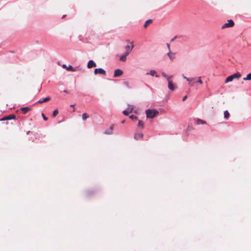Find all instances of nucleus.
Masks as SVG:
<instances>
[{
	"label": "nucleus",
	"instance_id": "f257e3e1",
	"mask_svg": "<svg viewBox=\"0 0 251 251\" xmlns=\"http://www.w3.org/2000/svg\"><path fill=\"white\" fill-rule=\"evenodd\" d=\"M146 114L148 118L152 119L158 114V111L155 109H148L146 110Z\"/></svg>",
	"mask_w": 251,
	"mask_h": 251
},
{
	"label": "nucleus",
	"instance_id": "f03ea898",
	"mask_svg": "<svg viewBox=\"0 0 251 251\" xmlns=\"http://www.w3.org/2000/svg\"><path fill=\"white\" fill-rule=\"evenodd\" d=\"M234 25V22L232 20H229L227 21V23H225L222 26V28L224 29L225 28L232 27Z\"/></svg>",
	"mask_w": 251,
	"mask_h": 251
},
{
	"label": "nucleus",
	"instance_id": "7ed1b4c3",
	"mask_svg": "<svg viewBox=\"0 0 251 251\" xmlns=\"http://www.w3.org/2000/svg\"><path fill=\"white\" fill-rule=\"evenodd\" d=\"M172 78H170L167 80L168 83V87L171 91H174L176 88V86L173 82Z\"/></svg>",
	"mask_w": 251,
	"mask_h": 251
},
{
	"label": "nucleus",
	"instance_id": "20e7f679",
	"mask_svg": "<svg viewBox=\"0 0 251 251\" xmlns=\"http://www.w3.org/2000/svg\"><path fill=\"white\" fill-rule=\"evenodd\" d=\"M62 67L64 69H66V70L68 71L76 72L77 71L76 69L74 68L72 66L70 65H69L68 66H67L66 65L63 64L62 65Z\"/></svg>",
	"mask_w": 251,
	"mask_h": 251
},
{
	"label": "nucleus",
	"instance_id": "39448f33",
	"mask_svg": "<svg viewBox=\"0 0 251 251\" xmlns=\"http://www.w3.org/2000/svg\"><path fill=\"white\" fill-rule=\"evenodd\" d=\"M94 74L97 75L98 74L106 75V72L102 68L95 69L94 70Z\"/></svg>",
	"mask_w": 251,
	"mask_h": 251
},
{
	"label": "nucleus",
	"instance_id": "423d86ee",
	"mask_svg": "<svg viewBox=\"0 0 251 251\" xmlns=\"http://www.w3.org/2000/svg\"><path fill=\"white\" fill-rule=\"evenodd\" d=\"M123 74V72L120 69H116L114 71V77H117L120 76Z\"/></svg>",
	"mask_w": 251,
	"mask_h": 251
},
{
	"label": "nucleus",
	"instance_id": "0eeeda50",
	"mask_svg": "<svg viewBox=\"0 0 251 251\" xmlns=\"http://www.w3.org/2000/svg\"><path fill=\"white\" fill-rule=\"evenodd\" d=\"M16 116L14 114H11L7 116H5L0 120V121L10 120L12 119H15Z\"/></svg>",
	"mask_w": 251,
	"mask_h": 251
},
{
	"label": "nucleus",
	"instance_id": "6e6552de",
	"mask_svg": "<svg viewBox=\"0 0 251 251\" xmlns=\"http://www.w3.org/2000/svg\"><path fill=\"white\" fill-rule=\"evenodd\" d=\"M134 48V46L132 45L130 47L129 45H127L125 47V49L126 50V54H129L130 52L131 51L132 49Z\"/></svg>",
	"mask_w": 251,
	"mask_h": 251
},
{
	"label": "nucleus",
	"instance_id": "1a4fd4ad",
	"mask_svg": "<svg viewBox=\"0 0 251 251\" xmlns=\"http://www.w3.org/2000/svg\"><path fill=\"white\" fill-rule=\"evenodd\" d=\"M96 66V64L93 60H90L87 64V67L88 68H92L93 67H95Z\"/></svg>",
	"mask_w": 251,
	"mask_h": 251
},
{
	"label": "nucleus",
	"instance_id": "9d476101",
	"mask_svg": "<svg viewBox=\"0 0 251 251\" xmlns=\"http://www.w3.org/2000/svg\"><path fill=\"white\" fill-rule=\"evenodd\" d=\"M143 137V134L142 133H136L134 135V139L136 140H139L142 139Z\"/></svg>",
	"mask_w": 251,
	"mask_h": 251
},
{
	"label": "nucleus",
	"instance_id": "9b49d317",
	"mask_svg": "<svg viewBox=\"0 0 251 251\" xmlns=\"http://www.w3.org/2000/svg\"><path fill=\"white\" fill-rule=\"evenodd\" d=\"M21 111L23 112L24 114H25L28 111L31 110V108L28 107H24L21 108Z\"/></svg>",
	"mask_w": 251,
	"mask_h": 251
},
{
	"label": "nucleus",
	"instance_id": "f8f14e48",
	"mask_svg": "<svg viewBox=\"0 0 251 251\" xmlns=\"http://www.w3.org/2000/svg\"><path fill=\"white\" fill-rule=\"evenodd\" d=\"M113 128V126L112 125L110 126V127L108 129L105 131L104 134H112L113 133V132H112Z\"/></svg>",
	"mask_w": 251,
	"mask_h": 251
},
{
	"label": "nucleus",
	"instance_id": "ddd939ff",
	"mask_svg": "<svg viewBox=\"0 0 251 251\" xmlns=\"http://www.w3.org/2000/svg\"><path fill=\"white\" fill-rule=\"evenodd\" d=\"M50 100V97H47L46 98L43 99L42 100H39V101H38L37 102V103H44V102H46L49 101Z\"/></svg>",
	"mask_w": 251,
	"mask_h": 251
},
{
	"label": "nucleus",
	"instance_id": "4468645a",
	"mask_svg": "<svg viewBox=\"0 0 251 251\" xmlns=\"http://www.w3.org/2000/svg\"><path fill=\"white\" fill-rule=\"evenodd\" d=\"M167 55L169 57L170 59L172 60H173L175 58V53H172L171 50L169 51Z\"/></svg>",
	"mask_w": 251,
	"mask_h": 251
},
{
	"label": "nucleus",
	"instance_id": "2eb2a0df",
	"mask_svg": "<svg viewBox=\"0 0 251 251\" xmlns=\"http://www.w3.org/2000/svg\"><path fill=\"white\" fill-rule=\"evenodd\" d=\"M128 55V54H126V53H125L124 54L122 55L120 57V60L124 62L126 61V56Z\"/></svg>",
	"mask_w": 251,
	"mask_h": 251
},
{
	"label": "nucleus",
	"instance_id": "dca6fc26",
	"mask_svg": "<svg viewBox=\"0 0 251 251\" xmlns=\"http://www.w3.org/2000/svg\"><path fill=\"white\" fill-rule=\"evenodd\" d=\"M147 75H150L151 76H155L156 77H158V75H156V73L154 70H151L149 73H147Z\"/></svg>",
	"mask_w": 251,
	"mask_h": 251
},
{
	"label": "nucleus",
	"instance_id": "f3484780",
	"mask_svg": "<svg viewBox=\"0 0 251 251\" xmlns=\"http://www.w3.org/2000/svg\"><path fill=\"white\" fill-rule=\"evenodd\" d=\"M152 21L151 19L148 20L145 23L144 25V27L146 28L149 25V24H151L152 23Z\"/></svg>",
	"mask_w": 251,
	"mask_h": 251
},
{
	"label": "nucleus",
	"instance_id": "a211bd4d",
	"mask_svg": "<svg viewBox=\"0 0 251 251\" xmlns=\"http://www.w3.org/2000/svg\"><path fill=\"white\" fill-rule=\"evenodd\" d=\"M162 75L165 78H166L167 80H168L169 79H170V78H172L173 77L172 75H168L165 73H162Z\"/></svg>",
	"mask_w": 251,
	"mask_h": 251
},
{
	"label": "nucleus",
	"instance_id": "6ab92c4d",
	"mask_svg": "<svg viewBox=\"0 0 251 251\" xmlns=\"http://www.w3.org/2000/svg\"><path fill=\"white\" fill-rule=\"evenodd\" d=\"M232 76H233V79L235 78H239L241 77V75L239 73H237L232 75Z\"/></svg>",
	"mask_w": 251,
	"mask_h": 251
},
{
	"label": "nucleus",
	"instance_id": "aec40b11",
	"mask_svg": "<svg viewBox=\"0 0 251 251\" xmlns=\"http://www.w3.org/2000/svg\"><path fill=\"white\" fill-rule=\"evenodd\" d=\"M89 117V115L86 113H84L82 115V119L83 121H85L86 119H87Z\"/></svg>",
	"mask_w": 251,
	"mask_h": 251
},
{
	"label": "nucleus",
	"instance_id": "412c9836",
	"mask_svg": "<svg viewBox=\"0 0 251 251\" xmlns=\"http://www.w3.org/2000/svg\"><path fill=\"white\" fill-rule=\"evenodd\" d=\"M233 79V76H232V75L228 76L226 78V80L225 81V83H227L228 82H230V81H232Z\"/></svg>",
	"mask_w": 251,
	"mask_h": 251
},
{
	"label": "nucleus",
	"instance_id": "4be33fe9",
	"mask_svg": "<svg viewBox=\"0 0 251 251\" xmlns=\"http://www.w3.org/2000/svg\"><path fill=\"white\" fill-rule=\"evenodd\" d=\"M206 122L204 121H203L202 120H201V119H197V124L198 125H201V124H206Z\"/></svg>",
	"mask_w": 251,
	"mask_h": 251
},
{
	"label": "nucleus",
	"instance_id": "5701e85b",
	"mask_svg": "<svg viewBox=\"0 0 251 251\" xmlns=\"http://www.w3.org/2000/svg\"><path fill=\"white\" fill-rule=\"evenodd\" d=\"M244 80H251V73L249 74L246 77H244L243 78Z\"/></svg>",
	"mask_w": 251,
	"mask_h": 251
},
{
	"label": "nucleus",
	"instance_id": "b1692460",
	"mask_svg": "<svg viewBox=\"0 0 251 251\" xmlns=\"http://www.w3.org/2000/svg\"><path fill=\"white\" fill-rule=\"evenodd\" d=\"M138 126L139 127H141L142 128H144V122L141 120H139Z\"/></svg>",
	"mask_w": 251,
	"mask_h": 251
},
{
	"label": "nucleus",
	"instance_id": "393cba45",
	"mask_svg": "<svg viewBox=\"0 0 251 251\" xmlns=\"http://www.w3.org/2000/svg\"><path fill=\"white\" fill-rule=\"evenodd\" d=\"M224 117L226 119H228L229 117V113L227 110L224 112Z\"/></svg>",
	"mask_w": 251,
	"mask_h": 251
},
{
	"label": "nucleus",
	"instance_id": "a878e982",
	"mask_svg": "<svg viewBox=\"0 0 251 251\" xmlns=\"http://www.w3.org/2000/svg\"><path fill=\"white\" fill-rule=\"evenodd\" d=\"M58 114V110L57 109H56L53 112L52 116L54 117L56 116Z\"/></svg>",
	"mask_w": 251,
	"mask_h": 251
},
{
	"label": "nucleus",
	"instance_id": "bb28decb",
	"mask_svg": "<svg viewBox=\"0 0 251 251\" xmlns=\"http://www.w3.org/2000/svg\"><path fill=\"white\" fill-rule=\"evenodd\" d=\"M123 113L125 115H126V116H127L129 114V113H130V112H129V110H128L127 109L126 110H124L123 112Z\"/></svg>",
	"mask_w": 251,
	"mask_h": 251
},
{
	"label": "nucleus",
	"instance_id": "cd10ccee",
	"mask_svg": "<svg viewBox=\"0 0 251 251\" xmlns=\"http://www.w3.org/2000/svg\"><path fill=\"white\" fill-rule=\"evenodd\" d=\"M128 110H129V112H132V111L134 109V107L133 105H131V106H129L127 109Z\"/></svg>",
	"mask_w": 251,
	"mask_h": 251
},
{
	"label": "nucleus",
	"instance_id": "c85d7f7f",
	"mask_svg": "<svg viewBox=\"0 0 251 251\" xmlns=\"http://www.w3.org/2000/svg\"><path fill=\"white\" fill-rule=\"evenodd\" d=\"M184 78L186 79L187 81L190 82L194 80V78H188L186 76H183Z\"/></svg>",
	"mask_w": 251,
	"mask_h": 251
},
{
	"label": "nucleus",
	"instance_id": "c756f323",
	"mask_svg": "<svg viewBox=\"0 0 251 251\" xmlns=\"http://www.w3.org/2000/svg\"><path fill=\"white\" fill-rule=\"evenodd\" d=\"M129 118L132 120H136L137 119V117L133 115L130 116Z\"/></svg>",
	"mask_w": 251,
	"mask_h": 251
},
{
	"label": "nucleus",
	"instance_id": "7c9ffc66",
	"mask_svg": "<svg viewBox=\"0 0 251 251\" xmlns=\"http://www.w3.org/2000/svg\"><path fill=\"white\" fill-rule=\"evenodd\" d=\"M42 116L45 121L48 120V118L45 116V115L44 113H42Z\"/></svg>",
	"mask_w": 251,
	"mask_h": 251
},
{
	"label": "nucleus",
	"instance_id": "2f4dec72",
	"mask_svg": "<svg viewBox=\"0 0 251 251\" xmlns=\"http://www.w3.org/2000/svg\"><path fill=\"white\" fill-rule=\"evenodd\" d=\"M197 82L199 83L200 84H202V80H201V77H199V79L197 81Z\"/></svg>",
	"mask_w": 251,
	"mask_h": 251
},
{
	"label": "nucleus",
	"instance_id": "473e14b6",
	"mask_svg": "<svg viewBox=\"0 0 251 251\" xmlns=\"http://www.w3.org/2000/svg\"><path fill=\"white\" fill-rule=\"evenodd\" d=\"M167 47H168V49H169V51L171 50H170V44H168V43H167Z\"/></svg>",
	"mask_w": 251,
	"mask_h": 251
},
{
	"label": "nucleus",
	"instance_id": "72a5a7b5",
	"mask_svg": "<svg viewBox=\"0 0 251 251\" xmlns=\"http://www.w3.org/2000/svg\"><path fill=\"white\" fill-rule=\"evenodd\" d=\"M176 38V36L174 37L173 39H171V42H173Z\"/></svg>",
	"mask_w": 251,
	"mask_h": 251
},
{
	"label": "nucleus",
	"instance_id": "f704fd0d",
	"mask_svg": "<svg viewBox=\"0 0 251 251\" xmlns=\"http://www.w3.org/2000/svg\"><path fill=\"white\" fill-rule=\"evenodd\" d=\"M187 99V96H185L183 99H182V101H184L186 99Z\"/></svg>",
	"mask_w": 251,
	"mask_h": 251
},
{
	"label": "nucleus",
	"instance_id": "c9c22d12",
	"mask_svg": "<svg viewBox=\"0 0 251 251\" xmlns=\"http://www.w3.org/2000/svg\"><path fill=\"white\" fill-rule=\"evenodd\" d=\"M66 17V15H64L62 16V18L63 19Z\"/></svg>",
	"mask_w": 251,
	"mask_h": 251
},
{
	"label": "nucleus",
	"instance_id": "e433bc0d",
	"mask_svg": "<svg viewBox=\"0 0 251 251\" xmlns=\"http://www.w3.org/2000/svg\"><path fill=\"white\" fill-rule=\"evenodd\" d=\"M125 120H124V121H123L122 122V124H124V123H125Z\"/></svg>",
	"mask_w": 251,
	"mask_h": 251
},
{
	"label": "nucleus",
	"instance_id": "4c0bfd02",
	"mask_svg": "<svg viewBox=\"0 0 251 251\" xmlns=\"http://www.w3.org/2000/svg\"><path fill=\"white\" fill-rule=\"evenodd\" d=\"M74 105H71L70 106L71 107H74Z\"/></svg>",
	"mask_w": 251,
	"mask_h": 251
}]
</instances>
